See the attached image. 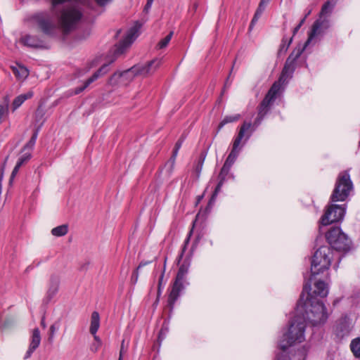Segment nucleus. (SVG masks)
Wrapping results in <instances>:
<instances>
[{
    "label": "nucleus",
    "instance_id": "nucleus-1",
    "mask_svg": "<svg viewBox=\"0 0 360 360\" xmlns=\"http://www.w3.org/2000/svg\"><path fill=\"white\" fill-rule=\"evenodd\" d=\"M58 25L48 12L36 13L32 20L44 34L55 36L60 29L64 34L73 30L80 22H91L99 14L92 0H49Z\"/></svg>",
    "mask_w": 360,
    "mask_h": 360
},
{
    "label": "nucleus",
    "instance_id": "nucleus-2",
    "mask_svg": "<svg viewBox=\"0 0 360 360\" xmlns=\"http://www.w3.org/2000/svg\"><path fill=\"white\" fill-rule=\"evenodd\" d=\"M311 290V281L304 283L303 291L298 301L296 315L292 320L290 326L295 322H302L306 328V322L312 326L324 323L328 315L322 302L316 299L309 292Z\"/></svg>",
    "mask_w": 360,
    "mask_h": 360
},
{
    "label": "nucleus",
    "instance_id": "nucleus-3",
    "mask_svg": "<svg viewBox=\"0 0 360 360\" xmlns=\"http://www.w3.org/2000/svg\"><path fill=\"white\" fill-rule=\"evenodd\" d=\"M305 340L304 325L302 322H295L282 335L278 342L281 352L277 356L276 360H290L287 350L292 346L300 343Z\"/></svg>",
    "mask_w": 360,
    "mask_h": 360
},
{
    "label": "nucleus",
    "instance_id": "nucleus-4",
    "mask_svg": "<svg viewBox=\"0 0 360 360\" xmlns=\"http://www.w3.org/2000/svg\"><path fill=\"white\" fill-rule=\"evenodd\" d=\"M160 65V60L155 59L145 65H134L122 72H115L109 79L112 85H127L136 75H146L153 72Z\"/></svg>",
    "mask_w": 360,
    "mask_h": 360
},
{
    "label": "nucleus",
    "instance_id": "nucleus-5",
    "mask_svg": "<svg viewBox=\"0 0 360 360\" xmlns=\"http://www.w3.org/2000/svg\"><path fill=\"white\" fill-rule=\"evenodd\" d=\"M332 253V250L328 246H321L314 252L311 265V276L319 275L329 269Z\"/></svg>",
    "mask_w": 360,
    "mask_h": 360
},
{
    "label": "nucleus",
    "instance_id": "nucleus-6",
    "mask_svg": "<svg viewBox=\"0 0 360 360\" xmlns=\"http://www.w3.org/2000/svg\"><path fill=\"white\" fill-rule=\"evenodd\" d=\"M352 188L353 184L348 172L345 171L340 173L330 197L331 201L338 202L345 200Z\"/></svg>",
    "mask_w": 360,
    "mask_h": 360
},
{
    "label": "nucleus",
    "instance_id": "nucleus-7",
    "mask_svg": "<svg viewBox=\"0 0 360 360\" xmlns=\"http://www.w3.org/2000/svg\"><path fill=\"white\" fill-rule=\"evenodd\" d=\"M252 124L250 122H245L240 127V130L238 131V134L237 136L235 138L233 143V147L231 153L228 155L225 162L224 165L231 167L233 163L235 162L236 160L237 159L240 148L239 146L242 141V139L244 138L245 133H248L245 139V142L247 141L250 137L252 135V133L255 130V129H252Z\"/></svg>",
    "mask_w": 360,
    "mask_h": 360
},
{
    "label": "nucleus",
    "instance_id": "nucleus-8",
    "mask_svg": "<svg viewBox=\"0 0 360 360\" xmlns=\"http://www.w3.org/2000/svg\"><path fill=\"white\" fill-rule=\"evenodd\" d=\"M326 239L331 248L346 252L350 249L351 240L340 227H333L326 233Z\"/></svg>",
    "mask_w": 360,
    "mask_h": 360
},
{
    "label": "nucleus",
    "instance_id": "nucleus-9",
    "mask_svg": "<svg viewBox=\"0 0 360 360\" xmlns=\"http://www.w3.org/2000/svg\"><path fill=\"white\" fill-rule=\"evenodd\" d=\"M140 27L141 25L136 22L127 31L124 38L114 46L112 50V58L110 60V63H112L126 52L127 49L138 37Z\"/></svg>",
    "mask_w": 360,
    "mask_h": 360
},
{
    "label": "nucleus",
    "instance_id": "nucleus-10",
    "mask_svg": "<svg viewBox=\"0 0 360 360\" xmlns=\"http://www.w3.org/2000/svg\"><path fill=\"white\" fill-rule=\"evenodd\" d=\"M345 214V209L342 206L330 205L321 218V224L323 226H327L333 222L339 221L343 219Z\"/></svg>",
    "mask_w": 360,
    "mask_h": 360
},
{
    "label": "nucleus",
    "instance_id": "nucleus-11",
    "mask_svg": "<svg viewBox=\"0 0 360 360\" xmlns=\"http://www.w3.org/2000/svg\"><path fill=\"white\" fill-rule=\"evenodd\" d=\"M302 51V50L300 49L293 51L288 56L280 76L279 82L284 83L288 78L292 77V75L295 70V62L297 59L300 56Z\"/></svg>",
    "mask_w": 360,
    "mask_h": 360
},
{
    "label": "nucleus",
    "instance_id": "nucleus-12",
    "mask_svg": "<svg viewBox=\"0 0 360 360\" xmlns=\"http://www.w3.org/2000/svg\"><path fill=\"white\" fill-rule=\"evenodd\" d=\"M330 27V22L328 20H317L314 22L311 31L309 33V38L305 42L304 49H305L315 38L322 36Z\"/></svg>",
    "mask_w": 360,
    "mask_h": 360
},
{
    "label": "nucleus",
    "instance_id": "nucleus-13",
    "mask_svg": "<svg viewBox=\"0 0 360 360\" xmlns=\"http://www.w3.org/2000/svg\"><path fill=\"white\" fill-rule=\"evenodd\" d=\"M351 330V321L347 315L340 317L335 323L334 330L338 337L347 335Z\"/></svg>",
    "mask_w": 360,
    "mask_h": 360
},
{
    "label": "nucleus",
    "instance_id": "nucleus-14",
    "mask_svg": "<svg viewBox=\"0 0 360 360\" xmlns=\"http://www.w3.org/2000/svg\"><path fill=\"white\" fill-rule=\"evenodd\" d=\"M109 71V67L108 64L102 65L94 74L85 81L84 85L81 87H77L75 90V94H79L87 88L91 83L97 80L100 77L104 75Z\"/></svg>",
    "mask_w": 360,
    "mask_h": 360
},
{
    "label": "nucleus",
    "instance_id": "nucleus-15",
    "mask_svg": "<svg viewBox=\"0 0 360 360\" xmlns=\"http://www.w3.org/2000/svg\"><path fill=\"white\" fill-rule=\"evenodd\" d=\"M183 288V282L175 279L168 297V304L171 308H173Z\"/></svg>",
    "mask_w": 360,
    "mask_h": 360
},
{
    "label": "nucleus",
    "instance_id": "nucleus-16",
    "mask_svg": "<svg viewBox=\"0 0 360 360\" xmlns=\"http://www.w3.org/2000/svg\"><path fill=\"white\" fill-rule=\"evenodd\" d=\"M41 342V335L39 328H36L32 330L31 341L28 350L27 351L24 359L30 358L34 351L39 346Z\"/></svg>",
    "mask_w": 360,
    "mask_h": 360
},
{
    "label": "nucleus",
    "instance_id": "nucleus-17",
    "mask_svg": "<svg viewBox=\"0 0 360 360\" xmlns=\"http://www.w3.org/2000/svg\"><path fill=\"white\" fill-rule=\"evenodd\" d=\"M230 169L231 167H229L224 165H223L219 174V181L215 188L214 193L212 194V200H214L217 197V194L220 192L221 188L224 184V182L225 181L226 176L229 173Z\"/></svg>",
    "mask_w": 360,
    "mask_h": 360
},
{
    "label": "nucleus",
    "instance_id": "nucleus-18",
    "mask_svg": "<svg viewBox=\"0 0 360 360\" xmlns=\"http://www.w3.org/2000/svg\"><path fill=\"white\" fill-rule=\"evenodd\" d=\"M190 265H191V259L190 258L186 259L179 268V270H178V272L176 274V280L184 282L185 277L188 272Z\"/></svg>",
    "mask_w": 360,
    "mask_h": 360
},
{
    "label": "nucleus",
    "instance_id": "nucleus-19",
    "mask_svg": "<svg viewBox=\"0 0 360 360\" xmlns=\"http://www.w3.org/2000/svg\"><path fill=\"white\" fill-rule=\"evenodd\" d=\"M59 287V280L56 277H51L49 289L46 293V299L51 300L58 292Z\"/></svg>",
    "mask_w": 360,
    "mask_h": 360
},
{
    "label": "nucleus",
    "instance_id": "nucleus-20",
    "mask_svg": "<svg viewBox=\"0 0 360 360\" xmlns=\"http://www.w3.org/2000/svg\"><path fill=\"white\" fill-rule=\"evenodd\" d=\"M21 41L25 45L30 47L41 48L43 46L41 41L35 36L26 35L21 38Z\"/></svg>",
    "mask_w": 360,
    "mask_h": 360
},
{
    "label": "nucleus",
    "instance_id": "nucleus-21",
    "mask_svg": "<svg viewBox=\"0 0 360 360\" xmlns=\"http://www.w3.org/2000/svg\"><path fill=\"white\" fill-rule=\"evenodd\" d=\"M11 69L15 77L19 79H25L29 75V70L23 65L17 64L15 66H12Z\"/></svg>",
    "mask_w": 360,
    "mask_h": 360
},
{
    "label": "nucleus",
    "instance_id": "nucleus-22",
    "mask_svg": "<svg viewBox=\"0 0 360 360\" xmlns=\"http://www.w3.org/2000/svg\"><path fill=\"white\" fill-rule=\"evenodd\" d=\"M32 96L33 92L32 91L17 96L13 102V110L14 111L18 109L26 100L31 98Z\"/></svg>",
    "mask_w": 360,
    "mask_h": 360
},
{
    "label": "nucleus",
    "instance_id": "nucleus-23",
    "mask_svg": "<svg viewBox=\"0 0 360 360\" xmlns=\"http://www.w3.org/2000/svg\"><path fill=\"white\" fill-rule=\"evenodd\" d=\"M315 290L314 294L321 297H326L328 294V289L326 284L323 281H317L314 284Z\"/></svg>",
    "mask_w": 360,
    "mask_h": 360
},
{
    "label": "nucleus",
    "instance_id": "nucleus-24",
    "mask_svg": "<svg viewBox=\"0 0 360 360\" xmlns=\"http://www.w3.org/2000/svg\"><path fill=\"white\" fill-rule=\"evenodd\" d=\"M100 326V316L97 311H94L91 314V325L89 331L92 335H95L98 331Z\"/></svg>",
    "mask_w": 360,
    "mask_h": 360
},
{
    "label": "nucleus",
    "instance_id": "nucleus-25",
    "mask_svg": "<svg viewBox=\"0 0 360 360\" xmlns=\"http://www.w3.org/2000/svg\"><path fill=\"white\" fill-rule=\"evenodd\" d=\"M281 82H275L269 90L267 94L266 95V98L271 100V101H274V100L276 98L277 94H278L280 89H281Z\"/></svg>",
    "mask_w": 360,
    "mask_h": 360
},
{
    "label": "nucleus",
    "instance_id": "nucleus-26",
    "mask_svg": "<svg viewBox=\"0 0 360 360\" xmlns=\"http://www.w3.org/2000/svg\"><path fill=\"white\" fill-rule=\"evenodd\" d=\"M60 327V320L56 321L53 324L51 325L49 330L48 340L50 343L53 342L56 332Z\"/></svg>",
    "mask_w": 360,
    "mask_h": 360
},
{
    "label": "nucleus",
    "instance_id": "nucleus-27",
    "mask_svg": "<svg viewBox=\"0 0 360 360\" xmlns=\"http://www.w3.org/2000/svg\"><path fill=\"white\" fill-rule=\"evenodd\" d=\"M273 103L271 100L268 99L267 98L264 97L263 101H262L259 110H258V114L261 116H265L266 113L268 112L269 110V107L271 104Z\"/></svg>",
    "mask_w": 360,
    "mask_h": 360
},
{
    "label": "nucleus",
    "instance_id": "nucleus-28",
    "mask_svg": "<svg viewBox=\"0 0 360 360\" xmlns=\"http://www.w3.org/2000/svg\"><path fill=\"white\" fill-rule=\"evenodd\" d=\"M68 232V226L66 224H63L53 228L51 230V233L54 236L60 237L66 235Z\"/></svg>",
    "mask_w": 360,
    "mask_h": 360
},
{
    "label": "nucleus",
    "instance_id": "nucleus-29",
    "mask_svg": "<svg viewBox=\"0 0 360 360\" xmlns=\"http://www.w3.org/2000/svg\"><path fill=\"white\" fill-rule=\"evenodd\" d=\"M9 102L8 96H5L4 101L0 103V123L2 122L4 116L8 113Z\"/></svg>",
    "mask_w": 360,
    "mask_h": 360
},
{
    "label": "nucleus",
    "instance_id": "nucleus-30",
    "mask_svg": "<svg viewBox=\"0 0 360 360\" xmlns=\"http://www.w3.org/2000/svg\"><path fill=\"white\" fill-rule=\"evenodd\" d=\"M350 348L354 356L360 358V337L354 339L351 342Z\"/></svg>",
    "mask_w": 360,
    "mask_h": 360
},
{
    "label": "nucleus",
    "instance_id": "nucleus-31",
    "mask_svg": "<svg viewBox=\"0 0 360 360\" xmlns=\"http://www.w3.org/2000/svg\"><path fill=\"white\" fill-rule=\"evenodd\" d=\"M240 118V114L226 116L219 123V128L221 129L225 124L238 121Z\"/></svg>",
    "mask_w": 360,
    "mask_h": 360
},
{
    "label": "nucleus",
    "instance_id": "nucleus-32",
    "mask_svg": "<svg viewBox=\"0 0 360 360\" xmlns=\"http://www.w3.org/2000/svg\"><path fill=\"white\" fill-rule=\"evenodd\" d=\"M309 347L308 345H304L301 349L297 351V354L295 355V360H304L307 352L309 351Z\"/></svg>",
    "mask_w": 360,
    "mask_h": 360
},
{
    "label": "nucleus",
    "instance_id": "nucleus-33",
    "mask_svg": "<svg viewBox=\"0 0 360 360\" xmlns=\"http://www.w3.org/2000/svg\"><path fill=\"white\" fill-rule=\"evenodd\" d=\"M182 143H183V139H180L175 144L174 148L172 152V155L169 160L172 164V166H173L175 162L176 155L178 154L179 150L181 147Z\"/></svg>",
    "mask_w": 360,
    "mask_h": 360
},
{
    "label": "nucleus",
    "instance_id": "nucleus-34",
    "mask_svg": "<svg viewBox=\"0 0 360 360\" xmlns=\"http://www.w3.org/2000/svg\"><path fill=\"white\" fill-rule=\"evenodd\" d=\"M173 32H170L165 38H163L162 40L160 41V42L158 44V47L159 49H164L165 48L169 42L170 41L172 36H173Z\"/></svg>",
    "mask_w": 360,
    "mask_h": 360
},
{
    "label": "nucleus",
    "instance_id": "nucleus-35",
    "mask_svg": "<svg viewBox=\"0 0 360 360\" xmlns=\"http://www.w3.org/2000/svg\"><path fill=\"white\" fill-rule=\"evenodd\" d=\"M32 152L27 150L25 152L18 160L17 162L20 163V165H23L25 163L27 162L31 157H32Z\"/></svg>",
    "mask_w": 360,
    "mask_h": 360
},
{
    "label": "nucleus",
    "instance_id": "nucleus-36",
    "mask_svg": "<svg viewBox=\"0 0 360 360\" xmlns=\"http://www.w3.org/2000/svg\"><path fill=\"white\" fill-rule=\"evenodd\" d=\"M292 40V38H290L289 40H288L286 38L284 37L282 39V43L281 44L279 51L280 52H281V51L285 52L288 50L290 44H291Z\"/></svg>",
    "mask_w": 360,
    "mask_h": 360
},
{
    "label": "nucleus",
    "instance_id": "nucleus-37",
    "mask_svg": "<svg viewBox=\"0 0 360 360\" xmlns=\"http://www.w3.org/2000/svg\"><path fill=\"white\" fill-rule=\"evenodd\" d=\"M22 165H20V163L18 162H16V165L14 167L13 171H12V173L11 174V176H10V179H9V184L11 185L13 184V179H15V176L17 175V174L19 172V169L20 168L22 167Z\"/></svg>",
    "mask_w": 360,
    "mask_h": 360
},
{
    "label": "nucleus",
    "instance_id": "nucleus-38",
    "mask_svg": "<svg viewBox=\"0 0 360 360\" xmlns=\"http://www.w3.org/2000/svg\"><path fill=\"white\" fill-rule=\"evenodd\" d=\"M22 165H20V163L18 162H16V165L14 167L13 171H12V173L11 174V176H10V179H9V184L11 185L13 184V179H15V176L17 175V174L19 172V169L20 168L22 167Z\"/></svg>",
    "mask_w": 360,
    "mask_h": 360
},
{
    "label": "nucleus",
    "instance_id": "nucleus-39",
    "mask_svg": "<svg viewBox=\"0 0 360 360\" xmlns=\"http://www.w3.org/2000/svg\"><path fill=\"white\" fill-rule=\"evenodd\" d=\"M333 7V5H332L329 1H326L321 8V14L326 15L330 13Z\"/></svg>",
    "mask_w": 360,
    "mask_h": 360
},
{
    "label": "nucleus",
    "instance_id": "nucleus-40",
    "mask_svg": "<svg viewBox=\"0 0 360 360\" xmlns=\"http://www.w3.org/2000/svg\"><path fill=\"white\" fill-rule=\"evenodd\" d=\"M263 12L261 11V9H257L253 18L252 19V21L250 25V28L252 29L255 23L258 21L259 18L262 15Z\"/></svg>",
    "mask_w": 360,
    "mask_h": 360
},
{
    "label": "nucleus",
    "instance_id": "nucleus-41",
    "mask_svg": "<svg viewBox=\"0 0 360 360\" xmlns=\"http://www.w3.org/2000/svg\"><path fill=\"white\" fill-rule=\"evenodd\" d=\"M36 141H34V139H30V141L26 143V145L24 146L22 151L29 150L32 152Z\"/></svg>",
    "mask_w": 360,
    "mask_h": 360
},
{
    "label": "nucleus",
    "instance_id": "nucleus-42",
    "mask_svg": "<svg viewBox=\"0 0 360 360\" xmlns=\"http://www.w3.org/2000/svg\"><path fill=\"white\" fill-rule=\"evenodd\" d=\"M205 156H202L199 160H198V165H196V167H195V171L197 172V174L198 176L200 175V173L202 169V165H203V163H204V161H205Z\"/></svg>",
    "mask_w": 360,
    "mask_h": 360
},
{
    "label": "nucleus",
    "instance_id": "nucleus-43",
    "mask_svg": "<svg viewBox=\"0 0 360 360\" xmlns=\"http://www.w3.org/2000/svg\"><path fill=\"white\" fill-rule=\"evenodd\" d=\"M165 265H166V259H165V264H164V268H163V270H162V272L159 278V281H158V294H160L161 293V285H162V280H163V278H164V275H165Z\"/></svg>",
    "mask_w": 360,
    "mask_h": 360
},
{
    "label": "nucleus",
    "instance_id": "nucleus-44",
    "mask_svg": "<svg viewBox=\"0 0 360 360\" xmlns=\"http://www.w3.org/2000/svg\"><path fill=\"white\" fill-rule=\"evenodd\" d=\"M191 233H192V230L189 232V233H188V236L187 238H186V239L185 240V241H184V247H183V248H182L181 253V254H180V255H179V259H181L182 258V257H183V255H184V252H185V250H186V246H187V245H188V243H189L190 237H191Z\"/></svg>",
    "mask_w": 360,
    "mask_h": 360
},
{
    "label": "nucleus",
    "instance_id": "nucleus-45",
    "mask_svg": "<svg viewBox=\"0 0 360 360\" xmlns=\"http://www.w3.org/2000/svg\"><path fill=\"white\" fill-rule=\"evenodd\" d=\"M269 1V0H261L257 9H261V11L264 12L265 7Z\"/></svg>",
    "mask_w": 360,
    "mask_h": 360
},
{
    "label": "nucleus",
    "instance_id": "nucleus-46",
    "mask_svg": "<svg viewBox=\"0 0 360 360\" xmlns=\"http://www.w3.org/2000/svg\"><path fill=\"white\" fill-rule=\"evenodd\" d=\"M264 116H261L260 115H257V118L255 119V122H254V127L255 129L257 128L262 122V120L264 119Z\"/></svg>",
    "mask_w": 360,
    "mask_h": 360
},
{
    "label": "nucleus",
    "instance_id": "nucleus-47",
    "mask_svg": "<svg viewBox=\"0 0 360 360\" xmlns=\"http://www.w3.org/2000/svg\"><path fill=\"white\" fill-rule=\"evenodd\" d=\"M112 0H94L96 4L99 6H105L108 3H110Z\"/></svg>",
    "mask_w": 360,
    "mask_h": 360
},
{
    "label": "nucleus",
    "instance_id": "nucleus-48",
    "mask_svg": "<svg viewBox=\"0 0 360 360\" xmlns=\"http://www.w3.org/2000/svg\"><path fill=\"white\" fill-rule=\"evenodd\" d=\"M304 22H305V18H303L301 20V21L300 22V23L294 28L293 35H295L298 32V30L300 29V27H302V25L304 24Z\"/></svg>",
    "mask_w": 360,
    "mask_h": 360
},
{
    "label": "nucleus",
    "instance_id": "nucleus-49",
    "mask_svg": "<svg viewBox=\"0 0 360 360\" xmlns=\"http://www.w3.org/2000/svg\"><path fill=\"white\" fill-rule=\"evenodd\" d=\"M167 331V328H162L161 330L160 331V333H159V335H158V339L159 340L162 341L164 338V336L166 335V333Z\"/></svg>",
    "mask_w": 360,
    "mask_h": 360
},
{
    "label": "nucleus",
    "instance_id": "nucleus-50",
    "mask_svg": "<svg viewBox=\"0 0 360 360\" xmlns=\"http://www.w3.org/2000/svg\"><path fill=\"white\" fill-rule=\"evenodd\" d=\"M167 331V328H162L161 330L160 331V333H159V335H158V339L159 340L162 341L164 338V336L166 335V333Z\"/></svg>",
    "mask_w": 360,
    "mask_h": 360
},
{
    "label": "nucleus",
    "instance_id": "nucleus-51",
    "mask_svg": "<svg viewBox=\"0 0 360 360\" xmlns=\"http://www.w3.org/2000/svg\"><path fill=\"white\" fill-rule=\"evenodd\" d=\"M127 352V349L124 348V340H122L121 344V348L120 351V356L122 359L123 354Z\"/></svg>",
    "mask_w": 360,
    "mask_h": 360
},
{
    "label": "nucleus",
    "instance_id": "nucleus-52",
    "mask_svg": "<svg viewBox=\"0 0 360 360\" xmlns=\"http://www.w3.org/2000/svg\"><path fill=\"white\" fill-rule=\"evenodd\" d=\"M154 0H147V3L145 6V8H144V11L146 12H148V10L150 8L152 4H153V2Z\"/></svg>",
    "mask_w": 360,
    "mask_h": 360
},
{
    "label": "nucleus",
    "instance_id": "nucleus-53",
    "mask_svg": "<svg viewBox=\"0 0 360 360\" xmlns=\"http://www.w3.org/2000/svg\"><path fill=\"white\" fill-rule=\"evenodd\" d=\"M139 276L138 270L136 269L132 274L131 278L134 280V282H136Z\"/></svg>",
    "mask_w": 360,
    "mask_h": 360
},
{
    "label": "nucleus",
    "instance_id": "nucleus-54",
    "mask_svg": "<svg viewBox=\"0 0 360 360\" xmlns=\"http://www.w3.org/2000/svg\"><path fill=\"white\" fill-rule=\"evenodd\" d=\"M94 335V340H95L96 342H98V345H101V340H100L99 337L96 335V333L95 335Z\"/></svg>",
    "mask_w": 360,
    "mask_h": 360
},
{
    "label": "nucleus",
    "instance_id": "nucleus-55",
    "mask_svg": "<svg viewBox=\"0 0 360 360\" xmlns=\"http://www.w3.org/2000/svg\"><path fill=\"white\" fill-rule=\"evenodd\" d=\"M37 135H38V131H35V132L32 134V137H31L30 139H34V141H37Z\"/></svg>",
    "mask_w": 360,
    "mask_h": 360
},
{
    "label": "nucleus",
    "instance_id": "nucleus-56",
    "mask_svg": "<svg viewBox=\"0 0 360 360\" xmlns=\"http://www.w3.org/2000/svg\"><path fill=\"white\" fill-rule=\"evenodd\" d=\"M37 135H38V131H35V132L32 134V137H31L30 139H34V141H37Z\"/></svg>",
    "mask_w": 360,
    "mask_h": 360
},
{
    "label": "nucleus",
    "instance_id": "nucleus-57",
    "mask_svg": "<svg viewBox=\"0 0 360 360\" xmlns=\"http://www.w3.org/2000/svg\"><path fill=\"white\" fill-rule=\"evenodd\" d=\"M148 263H149V262H141L139 264V266H138V268H137V270H139V269L140 268H141L142 266H145V265L148 264Z\"/></svg>",
    "mask_w": 360,
    "mask_h": 360
},
{
    "label": "nucleus",
    "instance_id": "nucleus-58",
    "mask_svg": "<svg viewBox=\"0 0 360 360\" xmlns=\"http://www.w3.org/2000/svg\"><path fill=\"white\" fill-rule=\"evenodd\" d=\"M311 12V9H310V10H309V11L307 12V13L305 14V15H304V18H305V19H306V18H307V16L310 15Z\"/></svg>",
    "mask_w": 360,
    "mask_h": 360
},
{
    "label": "nucleus",
    "instance_id": "nucleus-59",
    "mask_svg": "<svg viewBox=\"0 0 360 360\" xmlns=\"http://www.w3.org/2000/svg\"><path fill=\"white\" fill-rule=\"evenodd\" d=\"M41 324L42 327H44V328L46 327L44 319H42Z\"/></svg>",
    "mask_w": 360,
    "mask_h": 360
},
{
    "label": "nucleus",
    "instance_id": "nucleus-60",
    "mask_svg": "<svg viewBox=\"0 0 360 360\" xmlns=\"http://www.w3.org/2000/svg\"><path fill=\"white\" fill-rule=\"evenodd\" d=\"M99 346H100V345H98V346H97V347H94L95 351H96V350H97V349H98V347Z\"/></svg>",
    "mask_w": 360,
    "mask_h": 360
},
{
    "label": "nucleus",
    "instance_id": "nucleus-61",
    "mask_svg": "<svg viewBox=\"0 0 360 360\" xmlns=\"http://www.w3.org/2000/svg\"><path fill=\"white\" fill-rule=\"evenodd\" d=\"M227 83H228V82L226 81V82L225 83V86H227Z\"/></svg>",
    "mask_w": 360,
    "mask_h": 360
},
{
    "label": "nucleus",
    "instance_id": "nucleus-62",
    "mask_svg": "<svg viewBox=\"0 0 360 360\" xmlns=\"http://www.w3.org/2000/svg\"><path fill=\"white\" fill-rule=\"evenodd\" d=\"M118 360H122V359H121V356H119V359H118Z\"/></svg>",
    "mask_w": 360,
    "mask_h": 360
},
{
    "label": "nucleus",
    "instance_id": "nucleus-63",
    "mask_svg": "<svg viewBox=\"0 0 360 360\" xmlns=\"http://www.w3.org/2000/svg\"><path fill=\"white\" fill-rule=\"evenodd\" d=\"M359 146H360V141H359Z\"/></svg>",
    "mask_w": 360,
    "mask_h": 360
}]
</instances>
